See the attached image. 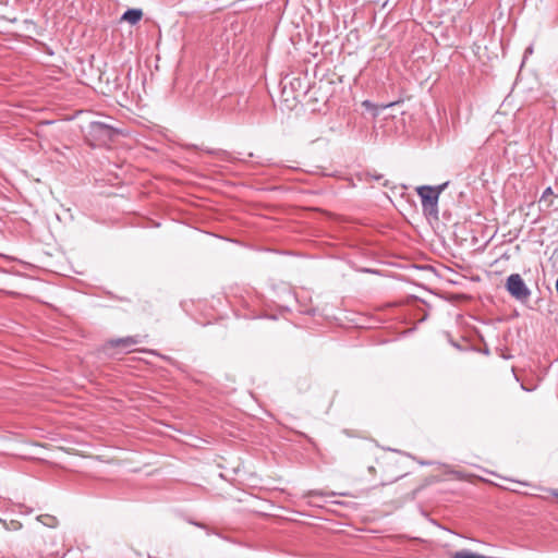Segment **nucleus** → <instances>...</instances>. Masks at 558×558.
<instances>
[{
  "instance_id": "f257e3e1",
  "label": "nucleus",
  "mask_w": 558,
  "mask_h": 558,
  "mask_svg": "<svg viewBox=\"0 0 558 558\" xmlns=\"http://www.w3.org/2000/svg\"><path fill=\"white\" fill-rule=\"evenodd\" d=\"M119 134V131L113 126L100 122L93 121L88 124L86 131V140L93 147H100L111 143Z\"/></svg>"
},
{
  "instance_id": "f03ea898",
  "label": "nucleus",
  "mask_w": 558,
  "mask_h": 558,
  "mask_svg": "<svg viewBox=\"0 0 558 558\" xmlns=\"http://www.w3.org/2000/svg\"><path fill=\"white\" fill-rule=\"evenodd\" d=\"M417 195L421 197L423 213L426 216L437 217L439 197L434 192L433 186L422 185L416 189Z\"/></svg>"
},
{
  "instance_id": "7ed1b4c3",
  "label": "nucleus",
  "mask_w": 558,
  "mask_h": 558,
  "mask_svg": "<svg viewBox=\"0 0 558 558\" xmlns=\"http://www.w3.org/2000/svg\"><path fill=\"white\" fill-rule=\"evenodd\" d=\"M506 288L511 296L521 302L527 301L531 296V290L519 274H512L507 278Z\"/></svg>"
},
{
  "instance_id": "20e7f679",
  "label": "nucleus",
  "mask_w": 558,
  "mask_h": 558,
  "mask_svg": "<svg viewBox=\"0 0 558 558\" xmlns=\"http://www.w3.org/2000/svg\"><path fill=\"white\" fill-rule=\"evenodd\" d=\"M146 338H147L146 335L145 336L135 335V336H128V337H123V338L110 339L107 341L106 345L109 348H122V349L126 350L128 352H130L131 347L142 343Z\"/></svg>"
},
{
  "instance_id": "39448f33",
  "label": "nucleus",
  "mask_w": 558,
  "mask_h": 558,
  "mask_svg": "<svg viewBox=\"0 0 558 558\" xmlns=\"http://www.w3.org/2000/svg\"><path fill=\"white\" fill-rule=\"evenodd\" d=\"M142 16L143 11L141 9H129L123 13L121 20L135 25L142 20Z\"/></svg>"
},
{
  "instance_id": "423d86ee",
  "label": "nucleus",
  "mask_w": 558,
  "mask_h": 558,
  "mask_svg": "<svg viewBox=\"0 0 558 558\" xmlns=\"http://www.w3.org/2000/svg\"><path fill=\"white\" fill-rule=\"evenodd\" d=\"M38 520L49 527H54L58 524L57 518L49 514L40 515Z\"/></svg>"
},
{
  "instance_id": "0eeeda50",
  "label": "nucleus",
  "mask_w": 558,
  "mask_h": 558,
  "mask_svg": "<svg viewBox=\"0 0 558 558\" xmlns=\"http://www.w3.org/2000/svg\"><path fill=\"white\" fill-rule=\"evenodd\" d=\"M454 558H492V557H487V556L480 555L476 553L463 550V551H458L456 554Z\"/></svg>"
},
{
  "instance_id": "6e6552de",
  "label": "nucleus",
  "mask_w": 558,
  "mask_h": 558,
  "mask_svg": "<svg viewBox=\"0 0 558 558\" xmlns=\"http://www.w3.org/2000/svg\"><path fill=\"white\" fill-rule=\"evenodd\" d=\"M449 185V182H445L442 184H439L437 186H433V190L434 192L437 194V196L439 197L440 194L447 189V186Z\"/></svg>"
},
{
  "instance_id": "1a4fd4ad",
  "label": "nucleus",
  "mask_w": 558,
  "mask_h": 558,
  "mask_svg": "<svg viewBox=\"0 0 558 558\" xmlns=\"http://www.w3.org/2000/svg\"><path fill=\"white\" fill-rule=\"evenodd\" d=\"M549 194H551V187H547V189L544 191V193H543V197H545V196H547V195H549Z\"/></svg>"
},
{
  "instance_id": "9d476101",
  "label": "nucleus",
  "mask_w": 558,
  "mask_h": 558,
  "mask_svg": "<svg viewBox=\"0 0 558 558\" xmlns=\"http://www.w3.org/2000/svg\"><path fill=\"white\" fill-rule=\"evenodd\" d=\"M372 178L376 181H379L383 178V175L381 174H373Z\"/></svg>"
}]
</instances>
